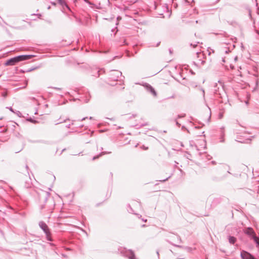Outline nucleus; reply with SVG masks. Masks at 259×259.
<instances>
[{"label": "nucleus", "instance_id": "obj_1", "mask_svg": "<svg viewBox=\"0 0 259 259\" xmlns=\"http://www.w3.org/2000/svg\"><path fill=\"white\" fill-rule=\"evenodd\" d=\"M39 200V207L40 209L48 208V210L52 209L51 207H49L46 204L50 202L53 203V200L50 198V193L47 192L42 191L41 193L38 194Z\"/></svg>", "mask_w": 259, "mask_h": 259}, {"label": "nucleus", "instance_id": "obj_2", "mask_svg": "<svg viewBox=\"0 0 259 259\" xmlns=\"http://www.w3.org/2000/svg\"><path fill=\"white\" fill-rule=\"evenodd\" d=\"M39 226L43 230L44 232L45 233L46 235V238L48 241H52V238L51 236V232L50 229L47 226V225L43 221H40L39 222Z\"/></svg>", "mask_w": 259, "mask_h": 259}, {"label": "nucleus", "instance_id": "obj_3", "mask_svg": "<svg viewBox=\"0 0 259 259\" xmlns=\"http://www.w3.org/2000/svg\"><path fill=\"white\" fill-rule=\"evenodd\" d=\"M122 73L118 70H112L110 72L109 80V81H116L121 79Z\"/></svg>", "mask_w": 259, "mask_h": 259}, {"label": "nucleus", "instance_id": "obj_4", "mask_svg": "<svg viewBox=\"0 0 259 259\" xmlns=\"http://www.w3.org/2000/svg\"><path fill=\"white\" fill-rule=\"evenodd\" d=\"M34 56V55H22L16 56L15 57V58L17 63H19L23 61L29 60Z\"/></svg>", "mask_w": 259, "mask_h": 259}, {"label": "nucleus", "instance_id": "obj_5", "mask_svg": "<svg viewBox=\"0 0 259 259\" xmlns=\"http://www.w3.org/2000/svg\"><path fill=\"white\" fill-rule=\"evenodd\" d=\"M241 257L242 259H256L250 253L244 250L241 251Z\"/></svg>", "mask_w": 259, "mask_h": 259}, {"label": "nucleus", "instance_id": "obj_6", "mask_svg": "<svg viewBox=\"0 0 259 259\" xmlns=\"http://www.w3.org/2000/svg\"><path fill=\"white\" fill-rule=\"evenodd\" d=\"M17 63H18L17 61H16L14 57L7 60L4 64L5 66H13L16 65Z\"/></svg>", "mask_w": 259, "mask_h": 259}, {"label": "nucleus", "instance_id": "obj_7", "mask_svg": "<svg viewBox=\"0 0 259 259\" xmlns=\"http://www.w3.org/2000/svg\"><path fill=\"white\" fill-rule=\"evenodd\" d=\"M145 86L148 91L150 92L154 96H156V92L151 85L146 83Z\"/></svg>", "mask_w": 259, "mask_h": 259}, {"label": "nucleus", "instance_id": "obj_8", "mask_svg": "<svg viewBox=\"0 0 259 259\" xmlns=\"http://www.w3.org/2000/svg\"><path fill=\"white\" fill-rule=\"evenodd\" d=\"M125 255L127 256L129 259H137L134 252L131 250H128Z\"/></svg>", "mask_w": 259, "mask_h": 259}, {"label": "nucleus", "instance_id": "obj_9", "mask_svg": "<svg viewBox=\"0 0 259 259\" xmlns=\"http://www.w3.org/2000/svg\"><path fill=\"white\" fill-rule=\"evenodd\" d=\"M236 241V238L233 236H229V241L231 244H234Z\"/></svg>", "mask_w": 259, "mask_h": 259}, {"label": "nucleus", "instance_id": "obj_10", "mask_svg": "<svg viewBox=\"0 0 259 259\" xmlns=\"http://www.w3.org/2000/svg\"><path fill=\"white\" fill-rule=\"evenodd\" d=\"M27 120L28 121H30V122L36 123H37V121L33 119H32L31 117L28 118L27 119Z\"/></svg>", "mask_w": 259, "mask_h": 259}, {"label": "nucleus", "instance_id": "obj_11", "mask_svg": "<svg viewBox=\"0 0 259 259\" xmlns=\"http://www.w3.org/2000/svg\"><path fill=\"white\" fill-rule=\"evenodd\" d=\"M67 197L69 198V202H72V201L73 200V198L74 197V194H73V193L70 194L68 195Z\"/></svg>", "mask_w": 259, "mask_h": 259}, {"label": "nucleus", "instance_id": "obj_12", "mask_svg": "<svg viewBox=\"0 0 259 259\" xmlns=\"http://www.w3.org/2000/svg\"><path fill=\"white\" fill-rule=\"evenodd\" d=\"M198 44H199L198 42H196V43H194V44H190V46L191 47H192L193 48H198Z\"/></svg>", "mask_w": 259, "mask_h": 259}, {"label": "nucleus", "instance_id": "obj_13", "mask_svg": "<svg viewBox=\"0 0 259 259\" xmlns=\"http://www.w3.org/2000/svg\"><path fill=\"white\" fill-rule=\"evenodd\" d=\"M110 152H108V153H110ZM107 153L106 152H102L100 154L97 155V156H94L93 158V160H95L96 159L99 158L100 156L104 154H106Z\"/></svg>", "mask_w": 259, "mask_h": 259}, {"label": "nucleus", "instance_id": "obj_14", "mask_svg": "<svg viewBox=\"0 0 259 259\" xmlns=\"http://www.w3.org/2000/svg\"><path fill=\"white\" fill-rule=\"evenodd\" d=\"M196 55L197 58L201 57L203 55V54L201 52H198V51H197L196 52Z\"/></svg>", "mask_w": 259, "mask_h": 259}, {"label": "nucleus", "instance_id": "obj_15", "mask_svg": "<svg viewBox=\"0 0 259 259\" xmlns=\"http://www.w3.org/2000/svg\"><path fill=\"white\" fill-rule=\"evenodd\" d=\"M75 121H74V122H72V123H71V125H75V127H77L78 126H82L83 125H81V124H78V123H75Z\"/></svg>", "mask_w": 259, "mask_h": 259}, {"label": "nucleus", "instance_id": "obj_16", "mask_svg": "<svg viewBox=\"0 0 259 259\" xmlns=\"http://www.w3.org/2000/svg\"><path fill=\"white\" fill-rule=\"evenodd\" d=\"M58 3L61 5L62 6V7H63V5L65 4V2L63 0H57Z\"/></svg>", "mask_w": 259, "mask_h": 259}, {"label": "nucleus", "instance_id": "obj_17", "mask_svg": "<svg viewBox=\"0 0 259 259\" xmlns=\"http://www.w3.org/2000/svg\"><path fill=\"white\" fill-rule=\"evenodd\" d=\"M67 121H69V120L68 119H66V121H65V122H66V126H68V128H70V123H67Z\"/></svg>", "mask_w": 259, "mask_h": 259}, {"label": "nucleus", "instance_id": "obj_18", "mask_svg": "<svg viewBox=\"0 0 259 259\" xmlns=\"http://www.w3.org/2000/svg\"><path fill=\"white\" fill-rule=\"evenodd\" d=\"M25 167L26 169V172H27V175L29 176V171H28V170H29L28 166L27 164H26Z\"/></svg>", "mask_w": 259, "mask_h": 259}, {"label": "nucleus", "instance_id": "obj_19", "mask_svg": "<svg viewBox=\"0 0 259 259\" xmlns=\"http://www.w3.org/2000/svg\"><path fill=\"white\" fill-rule=\"evenodd\" d=\"M35 69V68H30V69H28V70H27L26 71V72H30V71H31L34 70Z\"/></svg>", "mask_w": 259, "mask_h": 259}, {"label": "nucleus", "instance_id": "obj_20", "mask_svg": "<svg viewBox=\"0 0 259 259\" xmlns=\"http://www.w3.org/2000/svg\"><path fill=\"white\" fill-rule=\"evenodd\" d=\"M184 116H185V114H182V115H178V117H179V118L183 117H184Z\"/></svg>", "mask_w": 259, "mask_h": 259}, {"label": "nucleus", "instance_id": "obj_21", "mask_svg": "<svg viewBox=\"0 0 259 259\" xmlns=\"http://www.w3.org/2000/svg\"><path fill=\"white\" fill-rule=\"evenodd\" d=\"M9 110H10L11 112H14V111L13 109L11 107H9Z\"/></svg>", "mask_w": 259, "mask_h": 259}, {"label": "nucleus", "instance_id": "obj_22", "mask_svg": "<svg viewBox=\"0 0 259 259\" xmlns=\"http://www.w3.org/2000/svg\"><path fill=\"white\" fill-rule=\"evenodd\" d=\"M65 7H66V9H67L68 11H70V9L69 8V7H68V6L66 4L65 5Z\"/></svg>", "mask_w": 259, "mask_h": 259}, {"label": "nucleus", "instance_id": "obj_23", "mask_svg": "<svg viewBox=\"0 0 259 259\" xmlns=\"http://www.w3.org/2000/svg\"><path fill=\"white\" fill-rule=\"evenodd\" d=\"M174 237L176 238L178 240L180 241V240H181L179 236H175Z\"/></svg>", "mask_w": 259, "mask_h": 259}, {"label": "nucleus", "instance_id": "obj_24", "mask_svg": "<svg viewBox=\"0 0 259 259\" xmlns=\"http://www.w3.org/2000/svg\"><path fill=\"white\" fill-rule=\"evenodd\" d=\"M199 61L201 62V64H203L205 62L204 61L201 60V59H200Z\"/></svg>", "mask_w": 259, "mask_h": 259}, {"label": "nucleus", "instance_id": "obj_25", "mask_svg": "<svg viewBox=\"0 0 259 259\" xmlns=\"http://www.w3.org/2000/svg\"><path fill=\"white\" fill-rule=\"evenodd\" d=\"M17 115H19V116H20V115L21 114V112L19 111H17Z\"/></svg>", "mask_w": 259, "mask_h": 259}, {"label": "nucleus", "instance_id": "obj_26", "mask_svg": "<svg viewBox=\"0 0 259 259\" xmlns=\"http://www.w3.org/2000/svg\"><path fill=\"white\" fill-rule=\"evenodd\" d=\"M26 187H27V188L30 187V184L28 183L27 184V185L26 186Z\"/></svg>", "mask_w": 259, "mask_h": 259}, {"label": "nucleus", "instance_id": "obj_27", "mask_svg": "<svg viewBox=\"0 0 259 259\" xmlns=\"http://www.w3.org/2000/svg\"><path fill=\"white\" fill-rule=\"evenodd\" d=\"M169 177H169L168 178H166V179H165V180H161L160 181H161V182H165V181L167 180H168V179Z\"/></svg>", "mask_w": 259, "mask_h": 259}, {"label": "nucleus", "instance_id": "obj_28", "mask_svg": "<svg viewBox=\"0 0 259 259\" xmlns=\"http://www.w3.org/2000/svg\"><path fill=\"white\" fill-rule=\"evenodd\" d=\"M237 141L239 142H241V143H244L245 141H239L238 140H237Z\"/></svg>", "mask_w": 259, "mask_h": 259}, {"label": "nucleus", "instance_id": "obj_29", "mask_svg": "<svg viewBox=\"0 0 259 259\" xmlns=\"http://www.w3.org/2000/svg\"><path fill=\"white\" fill-rule=\"evenodd\" d=\"M225 52L226 53H228V52H230V50H226Z\"/></svg>", "mask_w": 259, "mask_h": 259}, {"label": "nucleus", "instance_id": "obj_30", "mask_svg": "<svg viewBox=\"0 0 259 259\" xmlns=\"http://www.w3.org/2000/svg\"><path fill=\"white\" fill-rule=\"evenodd\" d=\"M171 244H172V245H174V246H177V247H180V246L177 245H176V244H174V243H171Z\"/></svg>", "mask_w": 259, "mask_h": 259}, {"label": "nucleus", "instance_id": "obj_31", "mask_svg": "<svg viewBox=\"0 0 259 259\" xmlns=\"http://www.w3.org/2000/svg\"><path fill=\"white\" fill-rule=\"evenodd\" d=\"M86 118H87V117H83V118H82L81 119V121H83V120H85Z\"/></svg>", "mask_w": 259, "mask_h": 259}, {"label": "nucleus", "instance_id": "obj_32", "mask_svg": "<svg viewBox=\"0 0 259 259\" xmlns=\"http://www.w3.org/2000/svg\"><path fill=\"white\" fill-rule=\"evenodd\" d=\"M20 72H22V73H24V72H26V71H24V70H20Z\"/></svg>", "mask_w": 259, "mask_h": 259}, {"label": "nucleus", "instance_id": "obj_33", "mask_svg": "<svg viewBox=\"0 0 259 259\" xmlns=\"http://www.w3.org/2000/svg\"><path fill=\"white\" fill-rule=\"evenodd\" d=\"M109 83L111 85H114V84L113 83H112V82H109Z\"/></svg>", "mask_w": 259, "mask_h": 259}, {"label": "nucleus", "instance_id": "obj_34", "mask_svg": "<svg viewBox=\"0 0 259 259\" xmlns=\"http://www.w3.org/2000/svg\"><path fill=\"white\" fill-rule=\"evenodd\" d=\"M176 124H177V125H178L179 126H180V124L178 123V121H176Z\"/></svg>", "mask_w": 259, "mask_h": 259}, {"label": "nucleus", "instance_id": "obj_35", "mask_svg": "<svg viewBox=\"0 0 259 259\" xmlns=\"http://www.w3.org/2000/svg\"><path fill=\"white\" fill-rule=\"evenodd\" d=\"M202 91L203 94L204 95V90L202 89Z\"/></svg>", "mask_w": 259, "mask_h": 259}, {"label": "nucleus", "instance_id": "obj_36", "mask_svg": "<svg viewBox=\"0 0 259 259\" xmlns=\"http://www.w3.org/2000/svg\"><path fill=\"white\" fill-rule=\"evenodd\" d=\"M99 71H98V76L99 77L100 74H99Z\"/></svg>", "mask_w": 259, "mask_h": 259}, {"label": "nucleus", "instance_id": "obj_37", "mask_svg": "<svg viewBox=\"0 0 259 259\" xmlns=\"http://www.w3.org/2000/svg\"><path fill=\"white\" fill-rule=\"evenodd\" d=\"M224 136V132H223L222 136L223 137V136Z\"/></svg>", "mask_w": 259, "mask_h": 259}, {"label": "nucleus", "instance_id": "obj_38", "mask_svg": "<svg viewBox=\"0 0 259 259\" xmlns=\"http://www.w3.org/2000/svg\"><path fill=\"white\" fill-rule=\"evenodd\" d=\"M67 94L69 95V93H67L66 92V93H65L66 96H67Z\"/></svg>", "mask_w": 259, "mask_h": 259}, {"label": "nucleus", "instance_id": "obj_39", "mask_svg": "<svg viewBox=\"0 0 259 259\" xmlns=\"http://www.w3.org/2000/svg\"><path fill=\"white\" fill-rule=\"evenodd\" d=\"M65 151V149L62 150V152H64Z\"/></svg>", "mask_w": 259, "mask_h": 259}, {"label": "nucleus", "instance_id": "obj_40", "mask_svg": "<svg viewBox=\"0 0 259 259\" xmlns=\"http://www.w3.org/2000/svg\"><path fill=\"white\" fill-rule=\"evenodd\" d=\"M159 44H160V42H158V43L157 44L156 46H158L159 45Z\"/></svg>", "mask_w": 259, "mask_h": 259}, {"label": "nucleus", "instance_id": "obj_41", "mask_svg": "<svg viewBox=\"0 0 259 259\" xmlns=\"http://www.w3.org/2000/svg\"><path fill=\"white\" fill-rule=\"evenodd\" d=\"M22 149L20 150L19 151H18L17 152H16V153L19 152Z\"/></svg>", "mask_w": 259, "mask_h": 259}, {"label": "nucleus", "instance_id": "obj_42", "mask_svg": "<svg viewBox=\"0 0 259 259\" xmlns=\"http://www.w3.org/2000/svg\"><path fill=\"white\" fill-rule=\"evenodd\" d=\"M52 4H53V5H56V4H55V3H52Z\"/></svg>", "mask_w": 259, "mask_h": 259}, {"label": "nucleus", "instance_id": "obj_43", "mask_svg": "<svg viewBox=\"0 0 259 259\" xmlns=\"http://www.w3.org/2000/svg\"><path fill=\"white\" fill-rule=\"evenodd\" d=\"M221 142H224V140H221Z\"/></svg>", "mask_w": 259, "mask_h": 259}, {"label": "nucleus", "instance_id": "obj_44", "mask_svg": "<svg viewBox=\"0 0 259 259\" xmlns=\"http://www.w3.org/2000/svg\"><path fill=\"white\" fill-rule=\"evenodd\" d=\"M210 53H210V52H209V53H208V55H210Z\"/></svg>", "mask_w": 259, "mask_h": 259}, {"label": "nucleus", "instance_id": "obj_45", "mask_svg": "<svg viewBox=\"0 0 259 259\" xmlns=\"http://www.w3.org/2000/svg\"><path fill=\"white\" fill-rule=\"evenodd\" d=\"M256 85H257V83H258V81H256Z\"/></svg>", "mask_w": 259, "mask_h": 259}, {"label": "nucleus", "instance_id": "obj_46", "mask_svg": "<svg viewBox=\"0 0 259 259\" xmlns=\"http://www.w3.org/2000/svg\"><path fill=\"white\" fill-rule=\"evenodd\" d=\"M90 119H92V117H90Z\"/></svg>", "mask_w": 259, "mask_h": 259}, {"label": "nucleus", "instance_id": "obj_47", "mask_svg": "<svg viewBox=\"0 0 259 259\" xmlns=\"http://www.w3.org/2000/svg\"><path fill=\"white\" fill-rule=\"evenodd\" d=\"M90 119H92V117H90Z\"/></svg>", "mask_w": 259, "mask_h": 259}, {"label": "nucleus", "instance_id": "obj_48", "mask_svg": "<svg viewBox=\"0 0 259 259\" xmlns=\"http://www.w3.org/2000/svg\"><path fill=\"white\" fill-rule=\"evenodd\" d=\"M222 114H220V117L221 118L222 117Z\"/></svg>", "mask_w": 259, "mask_h": 259}, {"label": "nucleus", "instance_id": "obj_49", "mask_svg": "<svg viewBox=\"0 0 259 259\" xmlns=\"http://www.w3.org/2000/svg\"><path fill=\"white\" fill-rule=\"evenodd\" d=\"M65 249H66V250H67V249H69V248H65Z\"/></svg>", "mask_w": 259, "mask_h": 259}, {"label": "nucleus", "instance_id": "obj_50", "mask_svg": "<svg viewBox=\"0 0 259 259\" xmlns=\"http://www.w3.org/2000/svg\"><path fill=\"white\" fill-rule=\"evenodd\" d=\"M65 122V120H63V121H62L61 122Z\"/></svg>", "mask_w": 259, "mask_h": 259}, {"label": "nucleus", "instance_id": "obj_51", "mask_svg": "<svg viewBox=\"0 0 259 259\" xmlns=\"http://www.w3.org/2000/svg\"><path fill=\"white\" fill-rule=\"evenodd\" d=\"M218 1H219V0H218Z\"/></svg>", "mask_w": 259, "mask_h": 259}]
</instances>
